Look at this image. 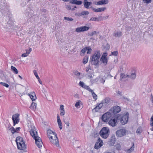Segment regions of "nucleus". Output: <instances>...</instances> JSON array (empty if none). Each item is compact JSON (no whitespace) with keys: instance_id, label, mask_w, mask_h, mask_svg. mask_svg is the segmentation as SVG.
<instances>
[{"instance_id":"f257e3e1","label":"nucleus","mask_w":153,"mask_h":153,"mask_svg":"<svg viewBox=\"0 0 153 153\" xmlns=\"http://www.w3.org/2000/svg\"><path fill=\"white\" fill-rule=\"evenodd\" d=\"M30 133L33 137L35 139L37 146L40 148L42 147V142L41 139L38 136L37 131L34 127H32L30 131Z\"/></svg>"},{"instance_id":"f03ea898","label":"nucleus","mask_w":153,"mask_h":153,"mask_svg":"<svg viewBox=\"0 0 153 153\" xmlns=\"http://www.w3.org/2000/svg\"><path fill=\"white\" fill-rule=\"evenodd\" d=\"M100 56V51H97L91 57L90 61L92 65H97L99 64V59Z\"/></svg>"},{"instance_id":"7ed1b4c3","label":"nucleus","mask_w":153,"mask_h":153,"mask_svg":"<svg viewBox=\"0 0 153 153\" xmlns=\"http://www.w3.org/2000/svg\"><path fill=\"white\" fill-rule=\"evenodd\" d=\"M16 141L18 149L23 150L25 148V144L23 138L20 137L16 138Z\"/></svg>"},{"instance_id":"20e7f679","label":"nucleus","mask_w":153,"mask_h":153,"mask_svg":"<svg viewBox=\"0 0 153 153\" xmlns=\"http://www.w3.org/2000/svg\"><path fill=\"white\" fill-rule=\"evenodd\" d=\"M118 120H119L122 125H124L128 122V113L126 112L124 115H120L117 117Z\"/></svg>"},{"instance_id":"39448f33","label":"nucleus","mask_w":153,"mask_h":153,"mask_svg":"<svg viewBox=\"0 0 153 153\" xmlns=\"http://www.w3.org/2000/svg\"><path fill=\"white\" fill-rule=\"evenodd\" d=\"M109 130L106 127H103L100 131V136L103 138L106 139L109 135Z\"/></svg>"},{"instance_id":"423d86ee","label":"nucleus","mask_w":153,"mask_h":153,"mask_svg":"<svg viewBox=\"0 0 153 153\" xmlns=\"http://www.w3.org/2000/svg\"><path fill=\"white\" fill-rule=\"evenodd\" d=\"M111 111H109L108 112L105 113L103 115L101 118V119L103 121L105 122H107L108 119L112 117L113 114L111 112Z\"/></svg>"},{"instance_id":"0eeeda50","label":"nucleus","mask_w":153,"mask_h":153,"mask_svg":"<svg viewBox=\"0 0 153 153\" xmlns=\"http://www.w3.org/2000/svg\"><path fill=\"white\" fill-rule=\"evenodd\" d=\"M118 120V117L117 116H113L110 119L108 122L109 125L112 127H114L117 125V121Z\"/></svg>"},{"instance_id":"6e6552de","label":"nucleus","mask_w":153,"mask_h":153,"mask_svg":"<svg viewBox=\"0 0 153 153\" xmlns=\"http://www.w3.org/2000/svg\"><path fill=\"white\" fill-rule=\"evenodd\" d=\"M50 141L51 143L56 147H58L59 146V143L58 139L57 136V135L53 137V138H49Z\"/></svg>"},{"instance_id":"1a4fd4ad","label":"nucleus","mask_w":153,"mask_h":153,"mask_svg":"<svg viewBox=\"0 0 153 153\" xmlns=\"http://www.w3.org/2000/svg\"><path fill=\"white\" fill-rule=\"evenodd\" d=\"M126 133V130L123 128L117 130L116 132V134L117 137H121L125 135Z\"/></svg>"},{"instance_id":"9d476101","label":"nucleus","mask_w":153,"mask_h":153,"mask_svg":"<svg viewBox=\"0 0 153 153\" xmlns=\"http://www.w3.org/2000/svg\"><path fill=\"white\" fill-rule=\"evenodd\" d=\"M103 144L102 141L100 138H98L97 142L95 143L94 148L96 149H98L101 147Z\"/></svg>"},{"instance_id":"9b49d317","label":"nucleus","mask_w":153,"mask_h":153,"mask_svg":"<svg viewBox=\"0 0 153 153\" xmlns=\"http://www.w3.org/2000/svg\"><path fill=\"white\" fill-rule=\"evenodd\" d=\"M19 114H18L13 115L12 117V120L13 121V126H14L16 124H18L19 122Z\"/></svg>"},{"instance_id":"f8f14e48","label":"nucleus","mask_w":153,"mask_h":153,"mask_svg":"<svg viewBox=\"0 0 153 153\" xmlns=\"http://www.w3.org/2000/svg\"><path fill=\"white\" fill-rule=\"evenodd\" d=\"M121 111V108L118 106H115L112 108L110 109L109 111H111V112L112 114H116L119 112Z\"/></svg>"},{"instance_id":"ddd939ff","label":"nucleus","mask_w":153,"mask_h":153,"mask_svg":"<svg viewBox=\"0 0 153 153\" xmlns=\"http://www.w3.org/2000/svg\"><path fill=\"white\" fill-rule=\"evenodd\" d=\"M89 29V27L86 26H81L77 27L76 29V31L78 33L87 31Z\"/></svg>"},{"instance_id":"4468645a","label":"nucleus","mask_w":153,"mask_h":153,"mask_svg":"<svg viewBox=\"0 0 153 153\" xmlns=\"http://www.w3.org/2000/svg\"><path fill=\"white\" fill-rule=\"evenodd\" d=\"M5 126L7 129L10 130L13 134L14 133V131H13L14 130V128L13 127L11 126V125L8 121L6 123Z\"/></svg>"},{"instance_id":"2eb2a0df","label":"nucleus","mask_w":153,"mask_h":153,"mask_svg":"<svg viewBox=\"0 0 153 153\" xmlns=\"http://www.w3.org/2000/svg\"><path fill=\"white\" fill-rule=\"evenodd\" d=\"M91 8L92 9L93 11L96 13L104 11L106 9V8L105 7L99 8L97 9H95L94 7H91Z\"/></svg>"},{"instance_id":"dca6fc26","label":"nucleus","mask_w":153,"mask_h":153,"mask_svg":"<svg viewBox=\"0 0 153 153\" xmlns=\"http://www.w3.org/2000/svg\"><path fill=\"white\" fill-rule=\"evenodd\" d=\"M107 55H103L101 57L100 60L105 65H106L108 61V59L106 57Z\"/></svg>"},{"instance_id":"f3484780","label":"nucleus","mask_w":153,"mask_h":153,"mask_svg":"<svg viewBox=\"0 0 153 153\" xmlns=\"http://www.w3.org/2000/svg\"><path fill=\"white\" fill-rule=\"evenodd\" d=\"M48 136L50 138H53V137L56 135V133H54L53 131L50 129H48L47 131Z\"/></svg>"},{"instance_id":"a211bd4d","label":"nucleus","mask_w":153,"mask_h":153,"mask_svg":"<svg viewBox=\"0 0 153 153\" xmlns=\"http://www.w3.org/2000/svg\"><path fill=\"white\" fill-rule=\"evenodd\" d=\"M108 1L107 0H100L95 3V4L97 5H100L105 4H108Z\"/></svg>"},{"instance_id":"6ab92c4d","label":"nucleus","mask_w":153,"mask_h":153,"mask_svg":"<svg viewBox=\"0 0 153 153\" xmlns=\"http://www.w3.org/2000/svg\"><path fill=\"white\" fill-rule=\"evenodd\" d=\"M69 2L70 3L77 5H80L82 3V1H77V0H69Z\"/></svg>"},{"instance_id":"aec40b11","label":"nucleus","mask_w":153,"mask_h":153,"mask_svg":"<svg viewBox=\"0 0 153 153\" xmlns=\"http://www.w3.org/2000/svg\"><path fill=\"white\" fill-rule=\"evenodd\" d=\"M29 95L33 101L35 100L36 99V97L34 92H33L30 93L29 94Z\"/></svg>"},{"instance_id":"412c9836","label":"nucleus","mask_w":153,"mask_h":153,"mask_svg":"<svg viewBox=\"0 0 153 153\" xmlns=\"http://www.w3.org/2000/svg\"><path fill=\"white\" fill-rule=\"evenodd\" d=\"M84 7L87 9L89 8V6L91 4L92 2H91L88 1H83Z\"/></svg>"},{"instance_id":"4be33fe9","label":"nucleus","mask_w":153,"mask_h":153,"mask_svg":"<svg viewBox=\"0 0 153 153\" xmlns=\"http://www.w3.org/2000/svg\"><path fill=\"white\" fill-rule=\"evenodd\" d=\"M57 120L58 124L59 127V128L60 129H61L62 127V124L61 121L60 119L59 116L58 115L57 116Z\"/></svg>"},{"instance_id":"5701e85b","label":"nucleus","mask_w":153,"mask_h":153,"mask_svg":"<svg viewBox=\"0 0 153 153\" xmlns=\"http://www.w3.org/2000/svg\"><path fill=\"white\" fill-rule=\"evenodd\" d=\"M134 149V144L133 143H132V146L129 149L126 150V152L128 153H130L132 151H133Z\"/></svg>"},{"instance_id":"b1692460","label":"nucleus","mask_w":153,"mask_h":153,"mask_svg":"<svg viewBox=\"0 0 153 153\" xmlns=\"http://www.w3.org/2000/svg\"><path fill=\"white\" fill-rule=\"evenodd\" d=\"M101 16H99L98 17H92L90 19V21H99L101 20Z\"/></svg>"},{"instance_id":"393cba45","label":"nucleus","mask_w":153,"mask_h":153,"mask_svg":"<svg viewBox=\"0 0 153 153\" xmlns=\"http://www.w3.org/2000/svg\"><path fill=\"white\" fill-rule=\"evenodd\" d=\"M122 35V32L120 31L115 32L114 33V35L115 37H120Z\"/></svg>"},{"instance_id":"a878e982","label":"nucleus","mask_w":153,"mask_h":153,"mask_svg":"<svg viewBox=\"0 0 153 153\" xmlns=\"http://www.w3.org/2000/svg\"><path fill=\"white\" fill-rule=\"evenodd\" d=\"M74 74L77 76V77L79 79H81L82 77V76L80 75V73L77 71L74 72Z\"/></svg>"},{"instance_id":"bb28decb","label":"nucleus","mask_w":153,"mask_h":153,"mask_svg":"<svg viewBox=\"0 0 153 153\" xmlns=\"http://www.w3.org/2000/svg\"><path fill=\"white\" fill-rule=\"evenodd\" d=\"M109 98L107 97L105 98L104 100H103L102 101V102L103 104H104L105 105H106L109 102Z\"/></svg>"},{"instance_id":"cd10ccee","label":"nucleus","mask_w":153,"mask_h":153,"mask_svg":"<svg viewBox=\"0 0 153 153\" xmlns=\"http://www.w3.org/2000/svg\"><path fill=\"white\" fill-rule=\"evenodd\" d=\"M37 104L34 102H33L30 107V108L33 110H35L36 108Z\"/></svg>"},{"instance_id":"c85d7f7f","label":"nucleus","mask_w":153,"mask_h":153,"mask_svg":"<svg viewBox=\"0 0 153 153\" xmlns=\"http://www.w3.org/2000/svg\"><path fill=\"white\" fill-rule=\"evenodd\" d=\"M126 77L130 78L131 79H134L136 78V75L135 73H132L130 76L129 75H127Z\"/></svg>"},{"instance_id":"c756f323","label":"nucleus","mask_w":153,"mask_h":153,"mask_svg":"<svg viewBox=\"0 0 153 153\" xmlns=\"http://www.w3.org/2000/svg\"><path fill=\"white\" fill-rule=\"evenodd\" d=\"M98 81V78L97 77L94 79H91L90 81L91 84H93L97 82Z\"/></svg>"},{"instance_id":"7c9ffc66","label":"nucleus","mask_w":153,"mask_h":153,"mask_svg":"<svg viewBox=\"0 0 153 153\" xmlns=\"http://www.w3.org/2000/svg\"><path fill=\"white\" fill-rule=\"evenodd\" d=\"M98 78L99 81L101 83L103 84L105 82V79L103 78V77L101 76H99L98 77Z\"/></svg>"},{"instance_id":"2f4dec72","label":"nucleus","mask_w":153,"mask_h":153,"mask_svg":"<svg viewBox=\"0 0 153 153\" xmlns=\"http://www.w3.org/2000/svg\"><path fill=\"white\" fill-rule=\"evenodd\" d=\"M86 47L83 48L81 51L80 55L81 56H83L84 54L85 53L86 51Z\"/></svg>"},{"instance_id":"473e14b6","label":"nucleus","mask_w":153,"mask_h":153,"mask_svg":"<svg viewBox=\"0 0 153 153\" xmlns=\"http://www.w3.org/2000/svg\"><path fill=\"white\" fill-rule=\"evenodd\" d=\"M11 69L13 72L15 74H17L18 73V71L17 69L13 66H11Z\"/></svg>"},{"instance_id":"72a5a7b5","label":"nucleus","mask_w":153,"mask_h":153,"mask_svg":"<svg viewBox=\"0 0 153 153\" xmlns=\"http://www.w3.org/2000/svg\"><path fill=\"white\" fill-rule=\"evenodd\" d=\"M79 85L80 86L84 88H85L87 86V85H85L83 82L81 81L79 82Z\"/></svg>"},{"instance_id":"f704fd0d","label":"nucleus","mask_w":153,"mask_h":153,"mask_svg":"<svg viewBox=\"0 0 153 153\" xmlns=\"http://www.w3.org/2000/svg\"><path fill=\"white\" fill-rule=\"evenodd\" d=\"M88 56H85L83 60V63L84 64L87 63L88 61Z\"/></svg>"},{"instance_id":"c9c22d12","label":"nucleus","mask_w":153,"mask_h":153,"mask_svg":"<svg viewBox=\"0 0 153 153\" xmlns=\"http://www.w3.org/2000/svg\"><path fill=\"white\" fill-rule=\"evenodd\" d=\"M88 51L87 52V54H91L92 51V49L90 46L86 47V51Z\"/></svg>"},{"instance_id":"e433bc0d","label":"nucleus","mask_w":153,"mask_h":153,"mask_svg":"<svg viewBox=\"0 0 153 153\" xmlns=\"http://www.w3.org/2000/svg\"><path fill=\"white\" fill-rule=\"evenodd\" d=\"M81 102L80 100H79L77 102H76L75 104V106L77 108H80V104Z\"/></svg>"},{"instance_id":"4c0bfd02","label":"nucleus","mask_w":153,"mask_h":153,"mask_svg":"<svg viewBox=\"0 0 153 153\" xmlns=\"http://www.w3.org/2000/svg\"><path fill=\"white\" fill-rule=\"evenodd\" d=\"M91 93L93 99L95 100H97V95L95 93L94 91H93Z\"/></svg>"},{"instance_id":"58836bf2","label":"nucleus","mask_w":153,"mask_h":153,"mask_svg":"<svg viewBox=\"0 0 153 153\" xmlns=\"http://www.w3.org/2000/svg\"><path fill=\"white\" fill-rule=\"evenodd\" d=\"M89 13L88 11H82L81 12V16L84 15H88L89 14Z\"/></svg>"},{"instance_id":"ea45409f","label":"nucleus","mask_w":153,"mask_h":153,"mask_svg":"<svg viewBox=\"0 0 153 153\" xmlns=\"http://www.w3.org/2000/svg\"><path fill=\"white\" fill-rule=\"evenodd\" d=\"M93 73H87V75L88 76V78L89 79H91V78H92L93 77V76H94Z\"/></svg>"},{"instance_id":"a19ab883","label":"nucleus","mask_w":153,"mask_h":153,"mask_svg":"<svg viewBox=\"0 0 153 153\" xmlns=\"http://www.w3.org/2000/svg\"><path fill=\"white\" fill-rule=\"evenodd\" d=\"M0 84L1 85H2L6 87L7 88H8L9 87V85L8 84L6 83L5 82H0Z\"/></svg>"},{"instance_id":"79ce46f5","label":"nucleus","mask_w":153,"mask_h":153,"mask_svg":"<svg viewBox=\"0 0 153 153\" xmlns=\"http://www.w3.org/2000/svg\"><path fill=\"white\" fill-rule=\"evenodd\" d=\"M64 19L68 21H72L74 20L72 18L66 17H64Z\"/></svg>"},{"instance_id":"37998d69","label":"nucleus","mask_w":153,"mask_h":153,"mask_svg":"<svg viewBox=\"0 0 153 153\" xmlns=\"http://www.w3.org/2000/svg\"><path fill=\"white\" fill-rule=\"evenodd\" d=\"M85 89H86V90H87L88 91H89L91 93L93 91V90H92L90 88L89 86L87 85L86 87L85 88Z\"/></svg>"},{"instance_id":"c03bdc74","label":"nucleus","mask_w":153,"mask_h":153,"mask_svg":"<svg viewBox=\"0 0 153 153\" xmlns=\"http://www.w3.org/2000/svg\"><path fill=\"white\" fill-rule=\"evenodd\" d=\"M98 33H99V32H97L96 31H94L92 32L90 34V36H94V35H95V34H98Z\"/></svg>"},{"instance_id":"a18cd8bd","label":"nucleus","mask_w":153,"mask_h":153,"mask_svg":"<svg viewBox=\"0 0 153 153\" xmlns=\"http://www.w3.org/2000/svg\"><path fill=\"white\" fill-rule=\"evenodd\" d=\"M126 75H125L124 73H121L120 74V78L122 79L123 78H126Z\"/></svg>"},{"instance_id":"49530a36","label":"nucleus","mask_w":153,"mask_h":153,"mask_svg":"<svg viewBox=\"0 0 153 153\" xmlns=\"http://www.w3.org/2000/svg\"><path fill=\"white\" fill-rule=\"evenodd\" d=\"M142 129L140 127L138 128L137 130V133L140 134L142 132Z\"/></svg>"},{"instance_id":"de8ad7c7","label":"nucleus","mask_w":153,"mask_h":153,"mask_svg":"<svg viewBox=\"0 0 153 153\" xmlns=\"http://www.w3.org/2000/svg\"><path fill=\"white\" fill-rule=\"evenodd\" d=\"M91 70H92L91 68V67L90 65H88V67H87L86 68V72H88V71L90 70L91 71Z\"/></svg>"},{"instance_id":"09e8293b","label":"nucleus","mask_w":153,"mask_h":153,"mask_svg":"<svg viewBox=\"0 0 153 153\" xmlns=\"http://www.w3.org/2000/svg\"><path fill=\"white\" fill-rule=\"evenodd\" d=\"M98 108L99 107H98V106H97L94 108L92 110V111L93 112L98 111V110L100 109V108Z\"/></svg>"},{"instance_id":"8fccbe9b","label":"nucleus","mask_w":153,"mask_h":153,"mask_svg":"<svg viewBox=\"0 0 153 153\" xmlns=\"http://www.w3.org/2000/svg\"><path fill=\"white\" fill-rule=\"evenodd\" d=\"M60 115L61 116H64L65 113V110H60Z\"/></svg>"},{"instance_id":"3c124183","label":"nucleus","mask_w":153,"mask_h":153,"mask_svg":"<svg viewBox=\"0 0 153 153\" xmlns=\"http://www.w3.org/2000/svg\"><path fill=\"white\" fill-rule=\"evenodd\" d=\"M32 50V48H29V50H26V53L28 55L30 53V52H31Z\"/></svg>"},{"instance_id":"603ef678","label":"nucleus","mask_w":153,"mask_h":153,"mask_svg":"<svg viewBox=\"0 0 153 153\" xmlns=\"http://www.w3.org/2000/svg\"><path fill=\"white\" fill-rule=\"evenodd\" d=\"M103 105V103L101 102V103H100V104H99L98 105H97L98 107H99V108H100V109L102 107V106Z\"/></svg>"},{"instance_id":"864d4df0","label":"nucleus","mask_w":153,"mask_h":153,"mask_svg":"<svg viewBox=\"0 0 153 153\" xmlns=\"http://www.w3.org/2000/svg\"><path fill=\"white\" fill-rule=\"evenodd\" d=\"M152 1L151 0H143V2L144 3H150Z\"/></svg>"},{"instance_id":"5fc2aeb1","label":"nucleus","mask_w":153,"mask_h":153,"mask_svg":"<svg viewBox=\"0 0 153 153\" xmlns=\"http://www.w3.org/2000/svg\"><path fill=\"white\" fill-rule=\"evenodd\" d=\"M150 125L151 126H153V116L151 118Z\"/></svg>"},{"instance_id":"6e6d98bb","label":"nucleus","mask_w":153,"mask_h":153,"mask_svg":"<svg viewBox=\"0 0 153 153\" xmlns=\"http://www.w3.org/2000/svg\"><path fill=\"white\" fill-rule=\"evenodd\" d=\"M118 52L117 51H115L113 52H112V54L113 55L116 56L117 55Z\"/></svg>"},{"instance_id":"4d7b16f0","label":"nucleus","mask_w":153,"mask_h":153,"mask_svg":"<svg viewBox=\"0 0 153 153\" xmlns=\"http://www.w3.org/2000/svg\"><path fill=\"white\" fill-rule=\"evenodd\" d=\"M33 11H31V13H30L29 14L30 15H29V16L30 18H31L32 17H33L34 16V15H33Z\"/></svg>"},{"instance_id":"13d9d810","label":"nucleus","mask_w":153,"mask_h":153,"mask_svg":"<svg viewBox=\"0 0 153 153\" xmlns=\"http://www.w3.org/2000/svg\"><path fill=\"white\" fill-rule=\"evenodd\" d=\"M20 129V127H17L16 128V129L14 128V130L13 131H14V133L15 132H17V131H19Z\"/></svg>"},{"instance_id":"bf43d9fd","label":"nucleus","mask_w":153,"mask_h":153,"mask_svg":"<svg viewBox=\"0 0 153 153\" xmlns=\"http://www.w3.org/2000/svg\"><path fill=\"white\" fill-rule=\"evenodd\" d=\"M33 73L36 77L38 76L36 70H34L33 71Z\"/></svg>"},{"instance_id":"052dcab7","label":"nucleus","mask_w":153,"mask_h":153,"mask_svg":"<svg viewBox=\"0 0 153 153\" xmlns=\"http://www.w3.org/2000/svg\"><path fill=\"white\" fill-rule=\"evenodd\" d=\"M75 15L77 16H81V13H76L75 14Z\"/></svg>"},{"instance_id":"680f3d73","label":"nucleus","mask_w":153,"mask_h":153,"mask_svg":"<svg viewBox=\"0 0 153 153\" xmlns=\"http://www.w3.org/2000/svg\"><path fill=\"white\" fill-rule=\"evenodd\" d=\"M64 106L63 105H60V110H64Z\"/></svg>"},{"instance_id":"e2e57ef3","label":"nucleus","mask_w":153,"mask_h":153,"mask_svg":"<svg viewBox=\"0 0 153 153\" xmlns=\"http://www.w3.org/2000/svg\"><path fill=\"white\" fill-rule=\"evenodd\" d=\"M64 122L67 126H69L70 123L68 121H64Z\"/></svg>"},{"instance_id":"0e129e2a","label":"nucleus","mask_w":153,"mask_h":153,"mask_svg":"<svg viewBox=\"0 0 153 153\" xmlns=\"http://www.w3.org/2000/svg\"><path fill=\"white\" fill-rule=\"evenodd\" d=\"M28 55L26 53H23L22 55V56L23 57H25L27 56Z\"/></svg>"},{"instance_id":"69168bd1","label":"nucleus","mask_w":153,"mask_h":153,"mask_svg":"<svg viewBox=\"0 0 153 153\" xmlns=\"http://www.w3.org/2000/svg\"><path fill=\"white\" fill-rule=\"evenodd\" d=\"M150 100L152 102V103H153V96L152 95H151V96Z\"/></svg>"},{"instance_id":"338daca9","label":"nucleus","mask_w":153,"mask_h":153,"mask_svg":"<svg viewBox=\"0 0 153 153\" xmlns=\"http://www.w3.org/2000/svg\"><path fill=\"white\" fill-rule=\"evenodd\" d=\"M66 8L68 10H70L71 9V6L69 5H68L67 6Z\"/></svg>"},{"instance_id":"774afa93","label":"nucleus","mask_w":153,"mask_h":153,"mask_svg":"<svg viewBox=\"0 0 153 153\" xmlns=\"http://www.w3.org/2000/svg\"><path fill=\"white\" fill-rule=\"evenodd\" d=\"M123 98L128 101H130V99H129L126 98V97H123Z\"/></svg>"}]
</instances>
